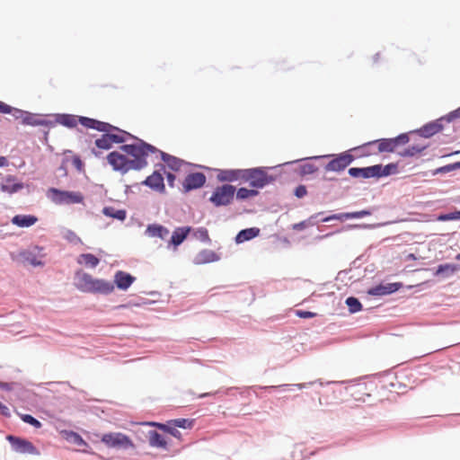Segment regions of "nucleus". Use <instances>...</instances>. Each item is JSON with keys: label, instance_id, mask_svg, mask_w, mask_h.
Returning a JSON list of instances; mask_svg holds the SVG:
<instances>
[{"label": "nucleus", "instance_id": "obj_1", "mask_svg": "<svg viewBox=\"0 0 460 460\" xmlns=\"http://www.w3.org/2000/svg\"><path fill=\"white\" fill-rule=\"evenodd\" d=\"M80 124L86 128L94 129L103 133L100 138H97L94 141V145L99 149L110 150L112 147L113 143H124V138L112 132V129H116V126H113L109 122L101 121L93 118H83L80 119Z\"/></svg>", "mask_w": 460, "mask_h": 460}, {"label": "nucleus", "instance_id": "obj_2", "mask_svg": "<svg viewBox=\"0 0 460 460\" xmlns=\"http://www.w3.org/2000/svg\"><path fill=\"white\" fill-rule=\"evenodd\" d=\"M75 286L83 293L108 296L114 291V284L103 279H94L91 274L78 270L75 275Z\"/></svg>", "mask_w": 460, "mask_h": 460}, {"label": "nucleus", "instance_id": "obj_3", "mask_svg": "<svg viewBox=\"0 0 460 460\" xmlns=\"http://www.w3.org/2000/svg\"><path fill=\"white\" fill-rule=\"evenodd\" d=\"M358 147L350 148L347 151L339 154H329L323 155H315L312 157H306L303 159H297L293 162H287L283 165H289L304 160H319L324 158H330L331 160L323 166L325 172H341L348 166H349L356 159V156L352 155V152L357 150Z\"/></svg>", "mask_w": 460, "mask_h": 460}, {"label": "nucleus", "instance_id": "obj_4", "mask_svg": "<svg viewBox=\"0 0 460 460\" xmlns=\"http://www.w3.org/2000/svg\"><path fill=\"white\" fill-rule=\"evenodd\" d=\"M273 168L259 166L243 169V181H248L250 187L254 190L262 189L276 181V176L268 173V171Z\"/></svg>", "mask_w": 460, "mask_h": 460}, {"label": "nucleus", "instance_id": "obj_5", "mask_svg": "<svg viewBox=\"0 0 460 460\" xmlns=\"http://www.w3.org/2000/svg\"><path fill=\"white\" fill-rule=\"evenodd\" d=\"M157 152H160V149H158L156 146L146 142L141 138H137L134 150L130 154V156L133 157L131 162L134 165V170L140 171L146 167L148 164L147 157L149 154H156Z\"/></svg>", "mask_w": 460, "mask_h": 460}, {"label": "nucleus", "instance_id": "obj_6", "mask_svg": "<svg viewBox=\"0 0 460 460\" xmlns=\"http://www.w3.org/2000/svg\"><path fill=\"white\" fill-rule=\"evenodd\" d=\"M236 187L224 183L215 188L208 201L216 208L226 207L233 203Z\"/></svg>", "mask_w": 460, "mask_h": 460}, {"label": "nucleus", "instance_id": "obj_7", "mask_svg": "<svg viewBox=\"0 0 460 460\" xmlns=\"http://www.w3.org/2000/svg\"><path fill=\"white\" fill-rule=\"evenodd\" d=\"M47 197L57 205L80 204L84 195L79 191L63 190L54 187L48 190Z\"/></svg>", "mask_w": 460, "mask_h": 460}, {"label": "nucleus", "instance_id": "obj_8", "mask_svg": "<svg viewBox=\"0 0 460 460\" xmlns=\"http://www.w3.org/2000/svg\"><path fill=\"white\" fill-rule=\"evenodd\" d=\"M155 167H158V169L155 170L150 175H148L141 184L160 194H164L166 190L162 172H165V165L158 163L155 164Z\"/></svg>", "mask_w": 460, "mask_h": 460}, {"label": "nucleus", "instance_id": "obj_9", "mask_svg": "<svg viewBox=\"0 0 460 460\" xmlns=\"http://www.w3.org/2000/svg\"><path fill=\"white\" fill-rule=\"evenodd\" d=\"M103 442L109 447L127 450L134 448L135 446L130 438L121 432H111L103 434L102 437Z\"/></svg>", "mask_w": 460, "mask_h": 460}, {"label": "nucleus", "instance_id": "obj_10", "mask_svg": "<svg viewBox=\"0 0 460 460\" xmlns=\"http://www.w3.org/2000/svg\"><path fill=\"white\" fill-rule=\"evenodd\" d=\"M107 161L115 172H119L121 174L127 173L129 170H134L131 159L118 151L109 153Z\"/></svg>", "mask_w": 460, "mask_h": 460}, {"label": "nucleus", "instance_id": "obj_11", "mask_svg": "<svg viewBox=\"0 0 460 460\" xmlns=\"http://www.w3.org/2000/svg\"><path fill=\"white\" fill-rule=\"evenodd\" d=\"M6 439L10 443L12 449L16 453L30 455L40 454L38 448L28 439L13 435H8Z\"/></svg>", "mask_w": 460, "mask_h": 460}, {"label": "nucleus", "instance_id": "obj_12", "mask_svg": "<svg viewBox=\"0 0 460 460\" xmlns=\"http://www.w3.org/2000/svg\"><path fill=\"white\" fill-rule=\"evenodd\" d=\"M446 121V115L429 121L426 124H424L420 128H417L415 130L411 131V133L417 134L418 136L424 137V138H429L436 135L437 133L440 132L444 128V122Z\"/></svg>", "mask_w": 460, "mask_h": 460}, {"label": "nucleus", "instance_id": "obj_13", "mask_svg": "<svg viewBox=\"0 0 460 460\" xmlns=\"http://www.w3.org/2000/svg\"><path fill=\"white\" fill-rule=\"evenodd\" d=\"M207 181L206 175L201 172H190L182 182V192L189 193L202 188Z\"/></svg>", "mask_w": 460, "mask_h": 460}, {"label": "nucleus", "instance_id": "obj_14", "mask_svg": "<svg viewBox=\"0 0 460 460\" xmlns=\"http://www.w3.org/2000/svg\"><path fill=\"white\" fill-rule=\"evenodd\" d=\"M360 379L361 378L343 380V381H329V382H326L325 385L347 384V385H351L349 388H350L352 386H357L358 388V392H363L364 390L367 389V385L365 383H360L359 382ZM315 384H318L320 386L324 385V383L321 379H317V380L306 382V383L294 384V385H291V387H297L298 389H304V388L310 387Z\"/></svg>", "mask_w": 460, "mask_h": 460}, {"label": "nucleus", "instance_id": "obj_15", "mask_svg": "<svg viewBox=\"0 0 460 460\" xmlns=\"http://www.w3.org/2000/svg\"><path fill=\"white\" fill-rule=\"evenodd\" d=\"M192 231L193 228L190 226L175 227L172 231L170 240L167 243L166 248L168 250L173 249L176 251Z\"/></svg>", "mask_w": 460, "mask_h": 460}, {"label": "nucleus", "instance_id": "obj_16", "mask_svg": "<svg viewBox=\"0 0 460 460\" xmlns=\"http://www.w3.org/2000/svg\"><path fill=\"white\" fill-rule=\"evenodd\" d=\"M52 116H54L55 119L50 120L51 125L49 126V128H53L57 124H59L67 128H74L77 126V123H80V119L86 118L85 116H78L70 113H55Z\"/></svg>", "mask_w": 460, "mask_h": 460}, {"label": "nucleus", "instance_id": "obj_17", "mask_svg": "<svg viewBox=\"0 0 460 460\" xmlns=\"http://www.w3.org/2000/svg\"><path fill=\"white\" fill-rule=\"evenodd\" d=\"M402 288V282L380 283L367 290V294L372 296H382L394 294Z\"/></svg>", "mask_w": 460, "mask_h": 460}, {"label": "nucleus", "instance_id": "obj_18", "mask_svg": "<svg viewBox=\"0 0 460 460\" xmlns=\"http://www.w3.org/2000/svg\"><path fill=\"white\" fill-rule=\"evenodd\" d=\"M348 174L354 179H379L376 164L366 167H350L348 170Z\"/></svg>", "mask_w": 460, "mask_h": 460}, {"label": "nucleus", "instance_id": "obj_19", "mask_svg": "<svg viewBox=\"0 0 460 460\" xmlns=\"http://www.w3.org/2000/svg\"><path fill=\"white\" fill-rule=\"evenodd\" d=\"M135 280L136 278L130 273L123 270H118L114 274L112 283L114 284V288L116 287L119 290L126 291L131 287Z\"/></svg>", "mask_w": 460, "mask_h": 460}, {"label": "nucleus", "instance_id": "obj_20", "mask_svg": "<svg viewBox=\"0 0 460 460\" xmlns=\"http://www.w3.org/2000/svg\"><path fill=\"white\" fill-rule=\"evenodd\" d=\"M24 188V183L16 181V177L8 174L4 178V182L0 184V190L8 194H14Z\"/></svg>", "mask_w": 460, "mask_h": 460}, {"label": "nucleus", "instance_id": "obj_21", "mask_svg": "<svg viewBox=\"0 0 460 460\" xmlns=\"http://www.w3.org/2000/svg\"><path fill=\"white\" fill-rule=\"evenodd\" d=\"M217 179L220 182H234L243 180V169H218Z\"/></svg>", "mask_w": 460, "mask_h": 460}, {"label": "nucleus", "instance_id": "obj_22", "mask_svg": "<svg viewBox=\"0 0 460 460\" xmlns=\"http://www.w3.org/2000/svg\"><path fill=\"white\" fill-rule=\"evenodd\" d=\"M219 260L220 255L218 253L209 249H203L196 254L192 262L195 265H201L218 261Z\"/></svg>", "mask_w": 460, "mask_h": 460}, {"label": "nucleus", "instance_id": "obj_23", "mask_svg": "<svg viewBox=\"0 0 460 460\" xmlns=\"http://www.w3.org/2000/svg\"><path fill=\"white\" fill-rule=\"evenodd\" d=\"M169 234V229L158 223L148 224L144 233L146 236L156 237L161 240H165Z\"/></svg>", "mask_w": 460, "mask_h": 460}, {"label": "nucleus", "instance_id": "obj_24", "mask_svg": "<svg viewBox=\"0 0 460 460\" xmlns=\"http://www.w3.org/2000/svg\"><path fill=\"white\" fill-rule=\"evenodd\" d=\"M156 154H159L161 160L165 164V167L167 166L173 172L180 171L181 166L185 164L184 160L174 155H172L168 153H165L162 150H160V152H157Z\"/></svg>", "mask_w": 460, "mask_h": 460}, {"label": "nucleus", "instance_id": "obj_25", "mask_svg": "<svg viewBox=\"0 0 460 460\" xmlns=\"http://www.w3.org/2000/svg\"><path fill=\"white\" fill-rule=\"evenodd\" d=\"M40 114L32 113L31 111H25V113L22 117V123L26 126L37 127V126H44L48 127L51 125L50 119H41L40 118Z\"/></svg>", "mask_w": 460, "mask_h": 460}, {"label": "nucleus", "instance_id": "obj_26", "mask_svg": "<svg viewBox=\"0 0 460 460\" xmlns=\"http://www.w3.org/2000/svg\"><path fill=\"white\" fill-rule=\"evenodd\" d=\"M36 251H43V247L34 245L27 250L21 252L20 255L24 261L30 262V264L34 267L43 266L44 262L38 260Z\"/></svg>", "mask_w": 460, "mask_h": 460}, {"label": "nucleus", "instance_id": "obj_27", "mask_svg": "<svg viewBox=\"0 0 460 460\" xmlns=\"http://www.w3.org/2000/svg\"><path fill=\"white\" fill-rule=\"evenodd\" d=\"M261 230L258 227H248L240 230L234 237L237 244L251 241L260 235Z\"/></svg>", "mask_w": 460, "mask_h": 460}, {"label": "nucleus", "instance_id": "obj_28", "mask_svg": "<svg viewBox=\"0 0 460 460\" xmlns=\"http://www.w3.org/2000/svg\"><path fill=\"white\" fill-rule=\"evenodd\" d=\"M459 269V265L455 263L439 264L433 272V276L441 277L442 279H448L452 277Z\"/></svg>", "mask_w": 460, "mask_h": 460}, {"label": "nucleus", "instance_id": "obj_29", "mask_svg": "<svg viewBox=\"0 0 460 460\" xmlns=\"http://www.w3.org/2000/svg\"><path fill=\"white\" fill-rule=\"evenodd\" d=\"M38 217L34 215H15L12 217L11 222L13 225L21 227L26 228L33 226L38 222Z\"/></svg>", "mask_w": 460, "mask_h": 460}, {"label": "nucleus", "instance_id": "obj_30", "mask_svg": "<svg viewBox=\"0 0 460 460\" xmlns=\"http://www.w3.org/2000/svg\"><path fill=\"white\" fill-rule=\"evenodd\" d=\"M429 147V145L414 144L409 146L402 151H399L397 155L400 157H415L418 155L423 154V152Z\"/></svg>", "mask_w": 460, "mask_h": 460}, {"label": "nucleus", "instance_id": "obj_31", "mask_svg": "<svg viewBox=\"0 0 460 460\" xmlns=\"http://www.w3.org/2000/svg\"><path fill=\"white\" fill-rule=\"evenodd\" d=\"M149 444L153 447L167 449V441L164 436L155 429L148 431Z\"/></svg>", "mask_w": 460, "mask_h": 460}, {"label": "nucleus", "instance_id": "obj_32", "mask_svg": "<svg viewBox=\"0 0 460 460\" xmlns=\"http://www.w3.org/2000/svg\"><path fill=\"white\" fill-rule=\"evenodd\" d=\"M385 224H378V225H359V224H348L343 226L341 229H338L334 232H331L328 234H325L323 235L318 236L317 239L322 240L324 238H328L332 236L334 234H339L344 231H349L352 229H360V228H375L376 226H384Z\"/></svg>", "mask_w": 460, "mask_h": 460}, {"label": "nucleus", "instance_id": "obj_33", "mask_svg": "<svg viewBox=\"0 0 460 460\" xmlns=\"http://www.w3.org/2000/svg\"><path fill=\"white\" fill-rule=\"evenodd\" d=\"M62 433H63L65 439L67 442L74 444L77 447H89V445L87 444V442L77 432L73 431V430H64Z\"/></svg>", "mask_w": 460, "mask_h": 460}, {"label": "nucleus", "instance_id": "obj_34", "mask_svg": "<svg viewBox=\"0 0 460 460\" xmlns=\"http://www.w3.org/2000/svg\"><path fill=\"white\" fill-rule=\"evenodd\" d=\"M378 178L388 177L390 175L397 173L398 164L389 163L385 165L382 164H376Z\"/></svg>", "mask_w": 460, "mask_h": 460}, {"label": "nucleus", "instance_id": "obj_35", "mask_svg": "<svg viewBox=\"0 0 460 460\" xmlns=\"http://www.w3.org/2000/svg\"><path fill=\"white\" fill-rule=\"evenodd\" d=\"M102 214L108 217L124 221L127 217V211L125 209H116L113 207L107 206L102 208Z\"/></svg>", "mask_w": 460, "mask_h": 460}, {"label": "nucleus", "instance_id": "obj_36", "mask_svg": "<svg viewBox=\"0 0 460 460\" xmlns=\"http://www.w3.org/2000/svg\"><path fill=\"white\" fill-rule=\"evenodd\" d=\"M148 424L157 427L159 429L170 434L173 438H180L181 437V433L172 423H169V421L166 423L150 422Z\"/></svg>", "mask_w": 460, "mask_h": 460}, {"label": "nucleus", "instance_id": "obj_37", "mask_svg": "<svg viewBox=\"0 0 460 460\" xmlns=\"http://www.w3.org/2000/svg\"><path fill=\"white\" fill-rule=\"evenodd\" d=\"M377 145L379 153H393L392 148L390 146V143L388 138L383 137L379 139H376L373 141H369L362 145L361 146Z\"/></svg>", "mask_w": 460, "mask_h": 460}, {"label": "nucleus", "instance_id": "obj_38", "mask_svg": "<svg viewBox=\"0 0 460 460\" xmlns=\"http://www.w3.org/2000/svg\"><path fill=\"white\" fill-rule=\"evenodd\" d=\"M258 194L259 191L257 190L241 187L239 189H236L234 196L238 200H245L249 198L255 197Z\"/></svg>", "mask_w": 460, "mask_h": 460}, {"label": "nucleus", "instance_id": "obj_39", "mask_svg": "<svg viewBox=\"0 0 460 460\" xmlns=\"http://www.w3.org/2000/svg\"><path fill=\"white\" fill-rule=\"evenodd\" d=\"M84 262L90 268H96L100 263V259L92 253H83L79 256L78 263Z\"/></svg>", "mask_w": 460, "mask_h": 460}, {"label": "nucleus", "instance_id": "obj_40", "mask_svg": "<svg viewBox=\"0 0 460 460\" xmlns=\"http://www.w3.org/2000/svg\"><path fill=\"white\" fill-rule=\"evenodd\" d=\"M345 304L348 306L349 312L350 314H356L360 312L363 308V305L358 298L355 296H349L345 300Z\"/></svg>", "mask_w": 460, "mask_h": 460}, {"label": "nucleus", "instance_id": "obj_41", "mask_svg": "<svg viewBox=\"0 0 460 460\" xmlns=\"http://www.w3.org/2000/svg\"><path fill=\"white\" fill-rule=\"evenodd\" d=\"M169 423H172L176 429H191L195 424V420L181 418L171 420Z\"/></svg>", "mask_w": 460, "mask_h": 460}, {"label": "nucleus", "instance_id": "obj_42", "mask_svg": "<svg viewBox=\"0 0 460 460\" xmlns=\"http://www.w3.org/2000/svg\"><path fill=\"white\" fill-rule=\"evenodd\" d=\"M456 170H460V161L453 163V164H448L447 165H444V166L435 169L432 172V175L447 173V172H451Z\"/></svg>", "mask_w": 460, "mask_h": 460}, {"label": "nucleus", "instance_id": "obj_43", "mask_svg": "<svg viewBox=\"0 0 460 460\" xmlns=\"http://www.w3.org/2000/svg\"><path fill=\"white\" fill-rule=\"evenodd\" d=\"M192 234L197 240H199L202 243H210L211 242L208 235V231L206 227L201 226L197 228L195 231H193Z\"/></svg>", "mask_w": 460, "mask_h": 460}, {"label": "nucleus", "instance_id": "obj_44", "mask_svg": "<svg viewBox=\"0 0 460 460\" xmlns=\"http://www.w3.org/2000/svg\"><path fill=\"white\" fill-rule=\"evenodd\" d=\"M376 210V207H373L371 208L363 209L359 211H354V212H347L348 213V219H354V218H362L364 217H367L373 214L374 211Z\"/></svg>", "mask_w": 460, "mask_h": 460}, {"label": "nucleus", "instance_id": "obj_45", "mask_svg": "<svg viewBox=\"0 0 460 460\" xmlns=\"http://www.w3.org/2000/svg\"><path fill=\"white\" fill-rule=\"evenodd\" d=\"M317 171L318 167L314 164L311 163L303 164L298 168V172L302 176L313 174Z\"/></svg>", "mask_w": 460, "mask_h": 460}, {"label": "nucleus", "instance_id": "obj_46", "mask_svg": "<svg viewBox=\"0 0 460 460\" xmlns=\"http://www.w3.org/2000/svg\"><path fill=\"white\" fill-rule=\"evenodd\" d=\"M63 237L70 243L74 245L82 244L83 242L81 238L73 231L70 229H66L64 233Z\"/></svg>", "mask_w": 460, "mask_h": 460}, {"label": "nucleus", "instance_id": "obj_47", "mask_svg": "<svg viewBox=\"0 0 460 460\" xmlns=\"http://www.w3.org/2000/svg\"><path fill=\"white\" fill-rule=\"evenodd\" d=\"M19 415H20L21 420L23 422L34 427L35 429H40L42 427V423L38 419L33 417L32 415H31V414H19Z\"/></svg>", "mask_w": 460, "mask_h": 460}, {"label": "nucleus", "instance_id": "obj_48", "mask_svg": "<svg viewBox=\"0 0 460 460\" xmlns=\"http://www.w3.org/2000/svg\"><path fill=\"white\" fill-rule=\"evenodd\" d=\"M332 220H339L341 222L348 220V213L342 212V213L332 214L327 217H322L320 219V221L323 222V223L331 222Z\"/></svg>", "mask_w": 460, "mask_h": 460}, {"label": "nucleus", "instance_id": "obj_49", "mask_svg": "<svg viewBox=\"0 0 460 460\" xmlns=\"http://www.w3.org/2000/svg\"><path fill=\"white\" fill-rule=\"evenodd\" d=\"M237 389V387H229L225 390L218 389L215 392L203 393L199 395V398L216 397L219 394H230L231 391Z\"/></svg>", "mask_w": 460, "mask_h": 460}, {"label": "nucleus", "instance_id": "obj_50", "mask_svg": "<svg viewBox=\"0 0 460 460\" xmlns=\"http://www.w3.org/2000/svg\"><path fill=\"white\" fill-rule=\"evenodd\" d=\"M254 388H257V386H255ZM258 388H260V390H264L269 393H271V392H276L279 390H283V391L291 390L292 387L288 384H283V385H279L258 386Z\"/></svg>", "mask_w": 460, "mask_h": 460}, {"label": "nucleus", "instance_id": "obj_51", "mask_svg": "<svg viewBox=\"0 0 460 460\" xmlns=\"http://www.w3.org/2000/svg\"><path fill=\"white\" fill-rule=\"evenodd\" d=\"M5 107L7 108V111L4 112L3 114H11L15 119H21L22 120V117L25 113V111L12 107L5 103Z\"/></svg>", "mask_w": 460, "mask_h": 460}, {"label": "nucleus", "instance_id": "obj_52", "mask_svg": "<svg viewBox=\"0 0 460 460\" xmlns=\"http://www.w3.org/2000/svg\"><path fill=\"white\" fill-rule=\"evenodd\" d=\"M112 132L124 138V143L128 139H134L137 141V138H138L137 137L132 135L131 133H129L124 129L119 128V127H116V129H112Z\"/></svg>", "mask_w": 460, "mask_h": 460}, {"label": "nucleus", "instance_id": "obj_53", "mask_svg": "<svg viewBox=\"0 0 460 460\" xmlns=\"http://www.w3.org/2000/svg\"><path fill=\"white\" fill-rule=\"evenodd\" d=\"M456 216V210L453 212H449V213H441V214L438 215L437 220L441 221V222L457 220Z\"/></svg>", "mask_w": 460, "mask_h": 460}, {"label": "nucleus", "instance_id": "obj_54", "mask_svg": "<svg viewBox=\"0 0 460 460\" xmlns=\"http://www.w3.org/2000/svg\"><path fill=\"white\" fill-rule=\"evenodd\" d=\"M72 164L75 166V168L79 172H82L84 171V164L82 161L81 157L77 155H74L72 158Z\"/></svg>", "mask_w": 460, "mask_h": 460}, {"label": "nucleus", "instance_id": "obj_55", "mask_svg": "<svg viewBox=\"0 0 460 460\" xmlns=\"http://www.w3.org/2000/svg\"><path fill=\"white\" fill-rule=\"evenodd\" d=\"M307 194V189L305 185L303 184H299L298 186H296L294 190V195L297 198V199H302L304 198L305 195Z\"/></svg>", "mask_w": 460, "mask_h": 460}, {"label": "nucleus", "instance_id": "obj_56", "mask_svg": "<svg viewBox=\"0 0 460 460\" xmlns=\"http://www.w3.org/2000/svg\"><path fill=\"white\" fill-rule=\"evenodd\" d=\"M460 119V107L446 114V122L449 123Z\"/></svg>", "mask_w": 460, "mask_h": 460}, {"label": "nucleus", "instance_id": "obj_57", "mask_svg": "<svg viewBox=\"0 0 460 460\" xmlns=\"http://www.w3.org/2000/svg\"><path fill=\"white\" fill-rule=\"evenodd\" d=\"M410 134H411V132H409V133H401L398 136H396V139H397L398 145L402 146V145L408 144L409 141H410Z\"/></svg>", "mask_w": 460, "mask_h": 460}, {"label": "nucleus", "instance_id": "obj_58", "mask_svg": "<svg viewBox=\"0 0 460 460\" xmlns=\"http://www.w3.org/2000/svg\"><path fill=\"white\" fill-rule=\"evenodd\" d=\"M296 315L299 318L303 319H311L316 315L315 313H313L311 311H305V310H297L296 312Z\"/></svg>", "mask_w": 460, "mask_h": 460}, {"label": "nucleus", "instance_id": "obj_59", "mask_svg": "<svg viewBox=\"0 0 460 460\" xmlns=\"http://www.w3.org/2000/svg\"><path fill=\"white\" fill-rule=\"evenodd\" d=\"M323 215V212H318V213H315V214L312 215L311 217H309L305 220V221H307V226H314L317 221H320V219L322 218L320 217Z\"/></svg>", "mask_w": 460, "mask_h": 460}, {"label": "nucleus", "instance_id": "obj_60", "mask_svg": "<svg viewBox=\"0 0 460 460\" xmlns=\"http://www.w3.org/2000/svg\"><path fill=\"white\" fill-rule=\"evenodd\" d=\"M136 146V142L132 144H125L122 143V145L119 146V149L126 153L127 155H130L131 152L134 150V146Z\"/></svg>", "mask_w": 460, "mask_h": 460}, {"label": "nucleus", "instance_id": "obj_61", "mask_svg": "<svg viewBox=\"0 0 460 460\" xmlns=\"http://www.w3.org/2000/svg\"><path fill=\"white\" fill-rule=\"evenodd\" d=\"M166 177L167 183L169 187L173 188L174 182L176 181V175L171 172H164Z\"/></svg>", "mask_w": 460, "mask_h": 460}, {"label": "nucleus", "instance_id": "obj_62", "mask_svg": "<svg viewBox=\"0 0 460 460\" xmlns=\"http://www.w3.org/2000/svg\"><path fill=\"white\" fill-rule=\"evenodd\" d=\"M17 384L14 383V382H3V381H0V389L4 390V391H7V392H10L13 389L14 385H16Z\"/></svg>", "mask_w": 460, "mask_h": 460}, {"label": "nucleus", "instance_id": "obj_63", "mask_svg": "<svg viewBox=\"0 0 460 460\" xmlns=\"http://www.w3.org/2000/svg\"><path fill=\"white\" fill-rule=\"evenodd\" d=\"M68 159L67 158H64L62 160V164L58 166V172H59V174L61 176H66L67 174V169H66V162H67Z\"/></svg>", "mask_w": 460, "mask_h": 460}, {"label": "nucleus", "instance_id": "obj_64", "mask_svg": "<svg viewBox=\"0 0 460 460\" xmlns=\"http://www.w3.org/2000/svg\"><path fill=\"white\" fill-rule=\"evenodd\" d=\"M0 413L4 417H6V418L11 416V411H10L9 408L1 402H0Z\"/></svg>", "mask_w": 460, "mask_h": 460}]
</instances>
